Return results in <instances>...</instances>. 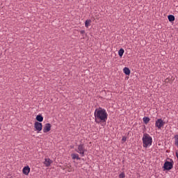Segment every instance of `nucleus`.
Wrapping results in <instances>:
<instances>
[{"mask_svg": "<svg viewBox=\"0 0 178 178\" xmlns=\"http://www.w3.org/2000/svg\"><path fill=\"white\" fill-rule=\"evenodd\" d=\"M95 115V122L97 124H99L101 122H106L108 119V114L105 110V108H96L94 113Z\"/></svg>", "mask_w": 178, "mask_h": 178, "instance_id": "1", "label": "nucleus"}, {"mask_svg": "<svg viewBox=\"0 0 178 178\" xmlns=\"http://www.w3.org/2000/svg\"><path fill=\"white\" fill-rule=\"evenodd\" d=\"M143 147L147 148L152 145V138L147 134H144L143 137Z\"/></svg>", "mask_w": 178, "mask_h": 178, "instance_id": "2", "label": "nucleus"}, {"mask_svg": "<svg viewBox=\"0 0 178 178\" xmlns=\"http://www.w3.org/2000/svg\"><path fill=\"white\" fill-rule=\"evenodd\" d=\"M76 152L79 153L81 156L84 157L86 154H84L87 150H86V148H84V145L81 144L78 145L77 149H76Z\"/></svg>", "mask_w": 178, "mask_h": 178, "instance_id": "3", "label": "nucleus"}, {"mask_svg": "<svg viewBox=\"0 0 178 178\" xmlns=\"http://www.w3.org/2000/svg\"><path fill=\"white\" fill-rule=\"evenodd\" d=\"M43 125L42 123L39 122H35L34 124L35 131H37L38 134L40 133L42 131Z\"/></svg>", "mask_w": 178, "mask_h": 178, "instance_id": "4", "label": "nucleus"}, {"mask_svg": "<svg viewBox=\"0 0 178 178\" xmlns=\"http://www.w3.org/2000/svg\"><path fill=\"white\" fill-rule=\"evenodd\" d=\"M165 122L162 119H158L155 122V127L158 128V129H161V128L164 126Z\"/></svg>", "mask_w": 178, "mask_h": 178, "instance_id": "5", "label": "nucleus"}, {"mask_svg": "<svg viewBox=\"0 0 178 178\" xmlns=\"http://www.w3.org/2000/svg\"><path fill=\"white\" fill-rule=\"evenodd\" d=\"M51 127L52 126L51 124L49 123L46 124L42 129L43 133L47 134L51 130Z\"/></svg>", "mask_w": 178, "mask_h": 178, "instance_id": "6", "label": "nucleus"}, {"mask_svg": "<svg viewBox=\"0 0 178 178\" xmlns=\"http://www.w3.org/2000/svg\"><path fill=\"white\" fill-rule=\"evenodd\" d=\"M164 169L166 170H170L173 168V165L172 163L169 162V161H166L164 163V166H163Z\"/></svg>", "mask_w": 178, "mask_h": 178, "instance_id": "7", "label": "nucleus"}, {"mask_svg": "<svg viewBox=\"0 0 178 178\" xmlns=\"http://www.w3.org/2000/svg\"><path fill=\"white\" fill-rule=\"evenodd\" d=\"M30 172H31V168H29V166L24 167L22 170L23 174H24L25 175H29Z\"/></svg>", "mask_w": 178, "mask_h": 178, "instance_id": "8", "label": "nucleus"}, {"mask_svg": "<svg viewBox=\"0 0 178 178\" xmlns=\"http://www.w3.org/2000/svg\"><path fill=\"white\" fill-rule=\"evenodd\" d=\"M51 163H53V161L50 159H44V164L45 165L46 167L51 166Z\"/></svg>", "mask_w": 178, "mask_h": 178, "instance_id": "9", "label": "nucleus"}, {"mask_svg": "<svg viewBox=\"0 0 178 178\" xmlns=\"http://www.w3.org/2000/svg\"><path fill=\"white\" fill-rule=\"evenodd\" d=\"M123 72L126 74V75H129L131 73L130 70L129 69V67H124L123 68Z\"/></svg>", "mask_w": 178, "mask_h": 178, "instance_id": "10", "label": "nucleus"}, {"mask_svg": "<svg viewBox=\"0 0 178 178\" xmlns=\"http://www.w3.org/2000/svg\"><path fill=\"white\" fill-rule=\"evenodd\" d=\"M168 19L170 22H172L175 20V17L173 15H169L168 17Z\"/></svg>", "mask_w": 178, "mask_h": 178, "instance_id": "11", "label": "nucleus"}, {"mask_svg": "<svg viewBox=\"0 0 178 178\" xmlns=\"http://www.w3.org/2000/svg\"><path fill=\"white\" fill-rule=\"evenodd\" d=\"M36 120L39 122H42L44 120V118L42 115H37L36 116Z\"/></svg>", "mask_w": 178, "mask_h": 178, "instance_id": "12", "label": "nucleus"}, {"mask_svg": "<svg viewBox=\"0 0 178 178\" xmlns=\"http://www.w3.org/2000/svg\"><path fill=\"white\" fill-rule=\"evenodd\" d=\"M90 25H91V19H86L85 22V26L86 28H88L90 27Z\"/></svg>", "mask_w": 178, "mask_h": 178, "instance_id": "13", "label": "nucleus"}, {"mask_svg": "<svg viewBox=\"0 0 178 178\" xmlns=\"http://www.w3.org/2000/svg\"><path fill=\"white\" fill-rule=\"evenodd\" d=\"M71 156H72V159H77V160H80V157H79V154H72V155H71Z\"/></svg>", "mask_w": 178, "mask_h": 178, "instance_id": "14", "label": "nucleus"}, {"mask_svg": "<svg viewBox=\"0 0 178 178\" xmlns=\"http://www.w3.org/2000/svg\"><path fill=\"white\" fill-rule=\"evenodd\" d=\"M124 53V50L123 48H120L118 51V55L120 57H122L123 56V54Z\"/></svg>", "mask_w": 178, "mask_h": 178, "instance_id": "15", "label": "nucleus"}, {"mask_svg": "<svg viewBox=\"0 0 178 178\" xmlns=\"http://www.w3.org/2000/svg\"><path fill=\"white\" fill-rule=\"evenodd\" d=\"M175 145L177 146V147L178 148V134L175 135Z\"/></svg>", "mask_w": 178, "mask_h": 178, "instance_id": "16", "label": "nucleus"}, {"mask_svg": "<svg viewBox=\"0 0 178 178\" xmlns=\"http://www.w3.org/2000/svg\"><path fill=\"white\" fill-rule=\"evenodd\" d=\"M143 122L145 124H148V122H149L150 120L149 118L145 117V118H143Z\"/></svg>", "mask_w": 178, "mask_h": 178, "instance_id": "17", "label": "nucleus"}, {"mask_svg": "<svg viewBox=\"0 0 178 178\" xmlns=\"http://www.w3.org/2000/svg\"><path fill=\"white\" fill-rule=\"evenodd\" d=\"M125 177V175L122 172L121 173L120 175H119V178H124Z\"/></svg>", "mask_w": 178, "mask_h": 178, "instance_id": "18", "label": "nucleus"}, {"mask_svg": "<svg viewBox=\"0 0 178 178\" xmlns=\"http://www.w3.org/2000/svg\"><path fill=\"white\" fill-rule=\"evenodd\" d=\"M126 140H127V138L125 136H123L122 138V141L123 143H124V142H126Z\"/></svg>", "mask_w": 178, "mask_h": 178, "instance_id": "19", "label": "nucleus"}, {"mask_svg": "<svg viewBox=\"0 0 178 178\" xmlns=\"http://www.w3.org/2000/svg\"><path fill=\"white\" fill-rule=\"evenodd\" d=\"M80 33H81V34H84V33H86V31L85 30H81L80 31Z\"/></svg>", "mask_w": 178, "mask_h": 178, "instance_id": "20", "label": "nucleus"}, {"mask_svg": "<svg viewBox=\"0 0 178 178\" xmlns=\"http://www.w3.org/2000/svg\"><path fill=\"white\" fill-rule=\"evenodd\" d=\"M176 156H177V157L178 159V152H176Z\"/></svg>", "mask_w": 178, "mask_h": 178, "instance_id": "21", "label": "nucleus"}]
</instances>
